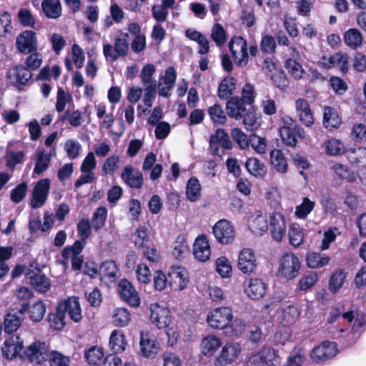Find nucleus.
I'll list each match as a JSON object with an SVG mask.
<instances>
[{"label":"nucleus","mask_w":366,"mask_h":366,"mask_svg":"<svg viewBox=\"0 0 366 366\" xmlns=\"http://www.w3.org/2000/svg\"><path fill=\"white\" fill-rule=\"evenodd\" d=\"M300 267L299 258L294 253L287 252L282 257L278 272L287 280H292L299 274Z\"/></svg>","instance_id":"obj_7"},{"label":"nucleus","mask_w":366,"mask_h":366,"mask_svg":"<svg viewBox=\"0 0 366 366\" xmlns=\"http://www.w3.org/2000/svg\"><path fill=\"white\" fill-rule=\"evenodd\" d=\"M285 67L287 71L296 79H301L305 72L300 63L292 58H289L285 61Z\"/></svg>","instance_id":"obj_53"},{"label":"nucleus","mask_w":366,"mask_h":366,"mask_svg":"<svg viewBox=\"0 0 366 366\" xmlns=\"http://www.w3.org/2000/svg\"><path fill=\"white\" fill-rule=\"evenodd\" d=\"M248 364L249 366H277L280 364V357L278 350L264 346L250 356Z\"/></svg>","instance_id":"obj_4"},{"label":"nucleus","mask_w":366,"mask_h":366,"mask_svg":"<svg viewBox=\"0 0 366 366\" xmlns=\"http://www.w3.org/2000/svg\"><path fill=\"white\" fill-rule=\"evenodd\" d=\"M237 79L232 76H226L222 80L218 86L217 94L220 99L226 100L232 97L236 90Z\"/></svg>","instance_id":"obj_33"},{"label":"nucleus","mask_w":366,"mask_h":366,"mask_svg":"<svg viewBox=\"0 0 366 366\" xmlns=\"http://www.w3.org/2000/svg\"><path fill=\"white\" fill-rule=\"evenodd\" d=\"M27 184L22 182L11 191L10 199L14 203L21 202L26 195Z\"/></svg>","instance_id":"obj_62"},{"label":"nucleus","mask_w":366,"mask_h":366,"mask_svg":"<svg viewBox=\"0 0 366 366\" xmlns=\"http://www.w3.org/2000/svg\"><path fill=\"white\" fill-rule=\"evenodd\" d=\"M186 195L191 202H196L201 196V186L198 179L195 177H191L187 184Z\"/></svg>","instance_id":"obj_44"},{"label":"nucleus","mask_w":366,"mask_h":366,"mask_svg":"<svg viewBox=\"0 0 366 366\" xmlns=\"http://www.w3.org/2000/svg\"><path fill=\"white\" fill-rule=\"evenodd\" d=\"M290 243L295 247H298L304 242V229L299 225L292 224L289 227Z\"/></svg>","instance_id":"obj_47"},{"label":"nucleus","mask_w":366,"mask_h":366,"mask_svg":"<svg viewBox=\"0 0 366 366\" xmlns=\"http://www.w3.org/2000/svg\"><path fill=\"white\" fill-rule=\"evenodd\" d=\"M85 358L90 365H97L104 357V352L102 347L92 346L85 351Z\"/></svg>","instance_id":"obj_59"},{"label":"nucleus","mask_w":366,"mask_h":366,"mask_svg":"<svg viewBox=\"0 0 366 366\" xmlns=\"http://www.w3.org/2000/svg\"><path fill=\"white\" fill-rule=\"evenodd\" d=\"M241 94L240 99H242L248 106H253L257 96L254 85L246 83L242 87Z\"/></svg>","instance_id":"obj_60"},{"label":"nucleus","mask_w":366,"mask_h":366,"mask_svg":"<svg viewBox=\"0 0 366 366\" xmlns=\"http://www.w3.org/2000/svg\"><path fill=\"white\" fill-rule=\"evenodd\" d=\"M362 36L357 29H350L344 34L345 43L352 49H357L362 45Z\"/></svg>","instance_id":"obj_45"},{"label":"nucleus","mask_w":366,"mask_h":366,"mask_svg":"<svg viewBox=\"0 0 366 366\" xmlns=\"http://www.w3.org/2000/svg\"><path fill=\"white\" fill-rule=\"evenodd\" d=\"M346 155L352 164L366 166V147L351 148L347 151Z\"/></svg>","instance_id":"obj_38"},{"label":"nucleus","mask_w":366,"mask_h":366,"mask_svg":"<svg viewBox=\"0 0 366 366\" xmlns=\"http://www.w3.org/2000/svg\"><path fill=\"white\" fill-rule=\"evenodd\" d=\"M49 347L44 342L35 341L28 346L21 355L31 363L41 365L49 358Z\"/></svg>","instance_id":"obj_5"},{"label":"nucleus","mask_w":366,"mask_h":366,"mask_svg":"<svg viewBox=\"0 0 366 366\" xmlns=\"http://www.w3.org/2000/svg\"><path fill=\"white\" fill-rule=\"evenodd\" d=\"M109 347L114 354L123 352L127 345V342L123 332L115 330L112 331L109 337Z\"/></svg>","instance_id":"obj_34"},{"label":"nucleus","mask_w":366,"mask_h":366,"mask_svg":"<svg viewBox=\"0 0 366 366\" xmlns=\"http://www.w3.org/2000/svg\"><path fill=\"white\" fill-rule=\"evenodd\" d=\"M50 163V156L45 154L44 151H39L37 153L36 160L34 169V172L36 174H41L47 169Z\"/></svg>","instance_id":"obj_56"},{"label":"nucleus","mask_w":366,"mask_h":366,"mask_svg":"<svg viewBox=\"0 0 366 366\" xmlns=\"http://www.w3.org/2000/svg\"><path fill=\"white\" fill-rule=\"evenodd\" d=\"M21 325V320L18 315L8 313L4 319V332L11 334L16 332Z\"/></svg>","instance_id":"obj_54"},{"label":"nucleus","mask_w":366,"mask_h":366,"mask_svg":"<svg viewBox=\"0 0 366 366\" xmlns=\"http://www.w3.org/2000/svg\"><path fill=\"white\" fill-rule=\"evenodd\" d=\"M220 146L224 149H231L232 143L228 134L224 129H217L209 137V149L214 155L221 156Z\"/></svg>","instance_id":"obj_19"},{"label":"nucleus","mask_w":366,"mask_h":366,"mask_svg":"<svg viewBox=\"0 0 366 366\" xmlns=\"http://www.w3.org/2000/svg\"><path fill=\"white\" fill-rule=\"evenodd\" d=\"M61 302L65 314L68 313L69 318L73 322H79L82 319V315L79 297L72 296Z\"/></svg>","instance_id":"obj_30"},{"label":"nucleus","mask_w":366,"mask_h":366,"mask_svg":"<svg viewBox=\"0 0 366 366\" xmlns=\"http://www.w3.org/2000/svg\"><path fill=\"white\" fill-rule=\"evenodd\" d=\"M317 64L324 69L340 67L342 74H347L349 69V57L345 53L336 52L329 56H322Z\"/></svg>","instance_id":"obj_9"},{"label":"nucleus","mask_w":366,"mask_h":366,"mask_svg":"<svg viewBox=\"0 0 366 366\" xmlns=\"http://www.w3.org/2000/svg\"><path fill=\"white\" fill-rule=\"evenodd\" d=\"M221 345L222 341L220 338L214 335H207L202 341V352L204 355L213 354Z\"/></svg>","instance_id":"obj_41"},{"label":"nucleus","mask_w":366,"mask_h":366,"mask_svg":"<svg viewBox=\"0 0 366 366\" xmlns=\"http://www.w3.org/2000/svg\"><path fill=\"white\" fill-rule=\"evenodd\" d=\"M139 346L141 355L147 358H154L160 350L159 342L149 331L140 332Z\"/></svg>","instance_id":"obj_10"},{"label":"nucleus","mask_w":366,"mask_h":366,"mask_svg":"<svg viewBox=\"0 0 366 366\" xmlns=\"http://www.w3.org/2000/svg\"><path fill=\"white\" fill-rule=\"evenodd\" d=\"M118 271L116 262L111 259L103 262L99 267V274L104 277L114 278Z\"/></svg>","instance_id":"obj_58"},{"label":"nucleus","mask_w":366,"mask_h":366,"mask_svg":"<svg viewBox=\"0 0 366 366\" xmlns=\"http://www.w3.org/2000/svg\"><path fill=\"white\" fill-rule=\"evenodd\" d=\"M149 310L152 323L158 329H164L168 337V344L174 345L177 342L179 332L176 327L171 326L172 312L169 309L154 303L151 305Z\"/></svg>","instance_id":"obj_2"},{"label":"nucleus","mask_w":366,"mask_h":366,"mask_svg":"<svg viewBox=\"0 0 366 366\" xmlns=\"http://www.w3.org/2000/svg\"><path fill=\"white\" fill-rule=\"evenodd\" d=\"M121 178L131 188L141 189L143 187L144 177L142 173L139 170L134 172L133 167L130 165L124 167Z\"/></svg>","instance_id":"obj_31"},{"label":"nucleus","mask_w":366,"mask_h":366,"mask_svg":"<svg viewBox=\"0 0 366 366\" xmlns=\"http://www.w3.org/2000/svg\"><path fill=\"white\" fill-rule=\"evenodd\" d=\"M16 44L21 53L30 54L35 51L37 49L36 33L30 30L23 31L17 36Z\"/></svg>","instance_id":"obj_23"},{"label":"nucleus","mask_w":366,"mask_h":366,"mask_svg":"<svg viewBox=\"0 0 366 366\" xmlns=\"http://www.w3.org/2000/svg\"><path fill=\"white\" fill-rule=\"evenodd\" d=\"M32 76L31 71L23 65L14 66L7 73V78L17 88L31 84L32 83Z\"/></svg>","instance_id":"obj_15"},{"label":"nucleus","mask_w":366,"mask_h":366,"mask_svg":"<svg viewBox=\"0 0 366 366\" xmlns=\"http://www.w3.org/2000/svg\"><path fill=\"white\" fill-rule=\"evenodd\" d=\"M50 189V180L49 179H41L38 181L34 187L32 198L30 206L32 209L41 207L49 195Z\"/></svg>","instance_id":"obj_18"},{"label":"nucleus","mask_w":366,"mask_h":366,"mask_svg":"<svg viewBox=\"0 0 366 366\" xmlns=\"http://www.w3.org/2000/svg\"><path fill=\"white\" fill-rule=\"evenodd\" d=\"M152 242L149 237V231L145 226H139L135 232L134 244L136 247L140 249L147 246Z\"/></svg>","instance_id":"obj_52"},{"label":"nucleus","mask_w":366,"mask_h":366,"mask_svg":"<svg viewBox=\"0 0 366 366\" xmlns=\"http://www.w3.org/2000/svg\"><path fill=\"white\" fill-rule=\"evenodd\" d=\"M229 49L238 66H245L249 59L247 42L242 36H234L229 43Z\"/></svg>","instance_id":"obj_8"},{"label":"nucleus","mask_w":366,"mask_h":366,"mask_svg":"<svg viewBox=\"0 0 366 366\" xmlns=\"http://www.w3.org/2000/svg\"><path fill=\"white\" fill-rule=\"evenodd\" d=\"M142 249L143 257L147 261L152 263H157L161 259V254L157 250L156 246L152 242L147 246L141 248Z\"/></svg>","instance_id":"obj_55"},{"label":"nucleus","mask_w":366,"mask_h":366,"mask_svg":"<svg viewBox=\"0 0 366 366\" xmlns=\"http://www.w3.org/2000/svg\"><path fill=\"white\" fill-rule=\"evenodd\" d=\"M213 234L217 242L222 244H228L234 239V231L232 224L227 219H220L213 227Z\"/></svg>","instance_id":"obj_16"},{"label":"nucleus","mask_w":366,"mask_h":366,"mask_svg":"<svg viewBox=\"0 0 366 366\" xmlns=\"http://www.w3.org/2000/svg\"><path fill=\"white\" fill-rule=\"evenodd\" d=\"M114 325L116 327H122L127 326L131 321V314L124 307H118L114 310L112 315Z\"/></svg>","instance_id":"obj_46"},{"label":"nucleus","mask_w":366,"mask_h":366,"mask_svg":"<svg viewBox=\"0 0 366 366\" xmlns=\"http://www.w3.org/2000/svg\"><path fill=\"white\" fill-rule=\"evenodd\" d=\"M337 352V344L330 341H324L314 347L311 352V358L316 363H323L332 359Z\"/></svg>","instance_id":"obj_13"},{"label":"nucleus","mask_w":366,"mask_h":366,"mask_svg":"<svg viewBox=\"0 0 366 366\" xmlns=\"http://www.w3.org/2000/svg\"><path fill=\"white\" fill-rule=\"evenodd\" d=\"M117 290L120 298L129 306L137 307L141 300L135 287L127 279H122L117 285Z\"/></svg>","instance_id":"obj_14"},{"label":"nucleus","mask_w":366,"mask_h":366,"mask_svg":"<svg viewBox=\"0 0 366 366\" xmlns=\"http://www.w3.org/2000/svg\"><path fill=\"white\" fill-rule=\"evenodd\" d=\"M318 281V275L315 272L303 275L299 280L298 288L301 291H307L311 289Z\"/></svg>","instance_id":"obj_57"},{"label":"nucleus","mask_w":366,"mask_h":366,"mask_svg":"<svg viewBox=\"0 0 366 366\" xmlns=\"http://www.w3.org/2000/svg\"><path fill=\"white\" fill-rule=\"evenodd\" d=\"M279 134L283 144L290 147H295L299 139L305 137V131L296 121L290 116L282 118V126Z\"/></svg>","instance_id":"obj_3"},{"label":"nucleus","mask_w":366,"mask_h":366,"mask_svg":"<svg viewBox=\"0 0 366 366\" xmlns=\"http://www.w3.org/2000/svg\"><path fill=\"white\" fill-rule=\"evenodd\" d=\"M23 344V340H21L17 335L5 340L1 347L3 357L9 360H12L19 355L21 357L20 352L24 347Z\"/></svg>","instance_id":"obj_25"},{"label":"nucleus","mask_w":366,"mask_h":366,"mask_svg":"<svg viewBox=\"0 0 366 366\" xmlns=\"http://www.w3.org/2000/svg\"><path fill=\"white\" fill-rule=\"evenodd\" d=\"M47 360L50 366H68L69 364V358L57 351H49Z\"/></svg>","instance_id":"obj_63"},{"label":"nucleus","mask_w":366,"mask_h":366,"mask_svg":"<svg viewBox=\"0 0 366 366\" xmlns=\"http://www.w3.org/2000/svg\"><path fill=\"white\" fill-rule=\"evenodd\" d=\"M32 287L39 293H45L51 288V281L41 269L36 267L34 269H29L26 273Z\"/></svg>","instance_id":"obj_17"},{"label":"nucleus","mask_w":366,"mask_h":366,"mask_svg":"<svg viewBox=\"0 0 366 366\" xmlns=\"http://www.w3.org/2000/svg\"><path fill=\"white\" fill-rule=\"evenodd\" d=\"M240 350L232 344H226L214 360L215 366H226L232 363L238 357Z\"/></svg>","instance_id":"obj_32"},{"label":"nucleus","mask_w":366,"mask_h":366,"mask_svg":"<svg viewBox=\"0 0 366 366\" xmlns=\"http://www.w3.org/2000/svg\"><path fill=\"white\" fill-rule=\"evenodd\" d=\"M295 109L300 122L307 127L315 124V118L310 106L304 98H299L295 101Z\"/></svg>","instance_id":"obj_26"},{"label":"nucleus","mask_w":366,"mask_h":366,"mask_svg":"<svg viewBox=\"0 0 366 366\" xmlns=\"http://www.w3.org/2000/svg\"><path fill=\"white\" fill-rule=\"evenodd\" d=\"M330 258L326 254L318 252H310L306 257L307 265L312 269H318L329 264Z\"/></svg>","instance_id":"obj_40"},{"label":"nucleus","mask_w":366,"mask_h":366,"mask_svg":"<svg viewBox=\"0 0 366 366\" xmlns=\"http://www.w3.org/2000/svg\"><path fill=\"white\" fill-rule=\"evenodd\" d=\"M211 121L215 125H224L227 122V115L222 106L217 103L211 106L207 109Z\"/></svg>","instance_id":"obj_42"},{"label":"nucleus","mask_w":366,"mask_h":366,"mask_svg":"<svg viewBox=\"0 0 366 366\" xmlns=\"http://www.w3.org/2000/svg\"><path fill=\"white\" fill-rule=\"evenodd\" d=\"M216 272L223 278L229 277L232 273V267L229 260L224 256L218 257L215 261Z\"/></svg>","instance_id":"obj_50"},{"label":"nucleus","mask_w":366,"mask_h":366,"mask_svg":"<svg viewBox=\"0 0 366 366\" xmlns=\"http://www.w3.org/2000/svg\"><path fill=\"white\" fill-rule=\"evenodd\" d=\"M233 319L232 309L229 307H221L212 310L207 315L209 325L217 330L227 327Z\"/></svg>","instance_id":"obj_6"},{"label":"nucleus","mask_w":366,"mask_h":366,"mask_svg":"<svg viewBox=\"0 0 366 366\" xmlns=\"http://www.w3.org/2000/svg\"><path fill=\"white\" fill-rule=\"evenodd\" d=\"M226 110L229 117L235 120H242L247 130L253 131L260 126L257 121V108L248 106L238 96L230 97L227 100Z\"/></svg>","instance_id":"obj_1"},{"label":"nucleus","mask_w":366,"mask_h":366,"mask_svg":"<svg viewBox=\"0 0 366 366\" xmlns=\"http://www.w3.org/2000/svg\"><path fill=\"white\" fill-rule=\"evenodd\" d=\"M325 151L330 155H340L342 154H347V151L343 142L340 140L332 138L325 142Z\"/></svg>","instance_id":"obj_51"},{"label":"nucleus","mask_w":366,"mask_h":366,"mask_svg":"<svg viewBox=\"0 0 366 366\" xmlns=\"http://www.w3.org/2000/svg\"><path fill=\"white\" fill-rule=\"evenodd\" d=\"M249 227L252 232L262 234L268 230V220L262 214L252 216L249 219Z\"/></svg>","instance_id":"obj_39"},{"label":"nucleus","mask_w":366,"mask_h":366,"mask_svg":"<svg viewBox=\"0 0 366 366\" xmlns=\"http://www.w3.org/2000/svg\"><path fill=\"white\" fill-rule=\"evenodd\" d=\"M193 254L199 262H204L211 255L209 240L205 234L199 235L193 244Z\"/></svg>","instance_id":"obj_28"},{"label":"nucleus","mask_w":366,"mask_h":366,"mask_svg":"<svg viewBox=\"0 0 366 366\" xmlns=\"http://www.w3.org/2000/svg\"><path fill=\"white\" fill-rule=\"evenodd\" d=\"M41 7L45 16L49 19H57L61 15L60 0H43Z\"/></svg>","instance_id":"obj_36"},{"label":"nucleus","mask_w":366,"mask_h":366,"mask_svg":"<svg viewBox=\"0 0 366 366\" xmlns=\"http://www.w3.org/2000/svg\"><path fill=\"white\" fill-rule=\"evenodd\" d=\"M46 321L50 328L54 330H61L65 327L66 314L61 301L57 303L54 310L49 312Z\"/></svg>","instance_id":"obj_29"},{"label":"nucleus","mask_w":366,"mask_h":366,"mask_svg":"<svg viewBox=\"0 0 366 366\" xmlns=\"http://www.w3.org/2000/svg\"><path fill=\"white\" fill-rule=\"evenodd\" d=\"M332 169L342 180H346L348 182H354L356 181L357 177L355 173L342 164H334L332 167Z\"/></svg>","instance_id":"obj_48"},{"label":"nucleus","mask_w":366,"mask_h":366,"mask_svg":"<svg viewBox=\"0 0 366 366\" xmlns=\"http://www.w3.org/2000/svg\"><path fill=\"white\" fill-rule=\"evenodd\" d=\"M305 360V354L304 350L299 347L295 349L294 353H291L283 366H301Z\"/></svg>","instance_id":"obj_64"},{"label":"nucleus","mask_w":366,"mask_h":366,"mask_svg":"<svg viewBox=\"0 0 366 366\" xmlns=\"http://www.w3.org/2000/svg\"><path fill=\"white\" fill-rule=\"evenodd\" d=\"M286 228L283 214L279 212H273L269 216V229L273 239L281 242L286 234Z\"/></svg>","instance_id":"obj_22"},{"label":"nucleus","mask_w":366,"mask_h":366,"mask_svg":"<svg viewBox=\"0 0 366 366\" xmlns=\"http://www.w3.org/2000/svg\"><path fill=\"white\" fill-rule=\"evenodd\" d=\"M168 285L174 291H182L189 283V274L181 266H172L168 272Z\"/></svg>","instance_id":"obj_12"},{"label":"nucleus","mask_w":366,"mask_h":366,"mask_svg":"<svg viewBox=\"0 0 366 366\" xmlns=\"http://www.w3.org/2000/svg\"><path fill=\"white\" fill-rule=\"evenodd\" d=\"M271 164L280 173H286L288 169V164L286 157L282 150L273 149L270 152Z\"/></svg>","instance_id":"obj_37"},{"label":"nucleus","mask_w":366,"mask_h":366,"mask_svg":"<svg viewBox=\"0 0 366 366\" xmlns=\"http://www.w3.org/2000/svg\"><path fill=\"white\" fill-rule=\"evenodd\" d=\"M322 124L325 129L333 131L340 127L342 124V116L338 109L330 106H324Z\"/></svg>","instance_id":"obj_24"},{"label":"nucleus","mask_w":366,"mask_h":366,"mask_svg":"<svg viewBox=\"0 0 366 366\" xmlns=\"http://www.w3.org/2000/svg\"><path fill=\"white\" fill-rule=\"evenodd\" d=\"M267 291L266 283L259 277L248 278L244 282V292L252 300H259Z\"/></svg>","instance_id":"obj_20"},{"label":"nucleus","mask_w":366,"mask_h":366,"mask_svg":"<svg viewBox=\"0 0 366 366\" xmlns=\"http://www.w3.org/2000/svg\"><path fill=\"white\" fill-rule=\"evenodd\" d=\"M257 266V259L254 251L249 248L243 249L238 257V269L243 274H251L255 271Z\"/></svg>","instance_id":"obj_21"},{"label":"nucleus","mask_w":366,"mask_h":366,"mask_svg":"<svg viewBox=\"0 0 366 366\" xmlns=\"http://www.w3.org/2000/svg\"><path fill=\"white\" fill-rule=\"evenodd\" d=\"M84 243L80 240H76L73 245L66 246L61 250L62 257L67 260L71 258V269L74 271H79L84 264V257L80 255L84 249Z\"/></svg>","instance_id":"obj_11"},{"label":"nucleus","mask_w":366,"mask_h":366,"mask_svg":"<svg viewBox=\"0 0 366 366\" xmlns=\"http://www.w3.org/2000/svg\"><path fill=\"white\" fill-rule=\"evenodd\" d=\"M247 172L257 178H263L267 174V169L264 163L257 158H248L245 162Z\"/></svg>","instance_id":"obj_35"},{"label":"nucleus","mask_w":366,"mask_h":366,"mask_svg":"<svg viewBox=\"0 0 366 366\" xmlns=\"http://www.w3.org/2000/svg\"><path fill=\"white\" fill-rule=\"evenodd\" d=\"M347 273L343 269H337L329 280V290L332 293H336L344 285Z\"/></svg>","instance_id":"obj_43"},{"label":"nucleus","mask_w":366,"mask_h":366,"mask_svg":"<svg viewBox=\"0 0 366 366\" xmlns=\"http://www.w3.org/2000/svg\"><path fill=\"white\" fill-rule=\"evenodd\" d=\"M107 218V209L104 207H99L96 209L92 217V223L94 229L98 232L105 226Z\"/></svg>","instance_id":"obj_49"},{"label":"nucleus","mask_w":366,"mask_h":366,"mask_svg":"<svg viewBox=\"0 0 366 366\" xmlns=\"http://www.w3.org/2000/svg\"><path fill=\"white\" fill-rule=\"evenodd\" d=\"M46 311V304L41 300L31 306H29V303L24 302L21 305L19 310V312L21 314L28 312L30 320L34 323L40 322L44 319Z\"/></svg>","instance_id":"obj_27"},{"label":"nucleus","mask_w":366,"mask_h":366,"mask_svg":"<svg viewBox=\"0 0 366 366\" xmlns=\"http://www.w3.org/2000/svg\"><path fill=\"white\" fill-rule=\"evenodd\" d=\"M314 207L315 202L305 197L302 203L297 206L295 215L299 219H305L313 210Z\"/></svg>","instance_id":"obj_61"}]
</instances>
